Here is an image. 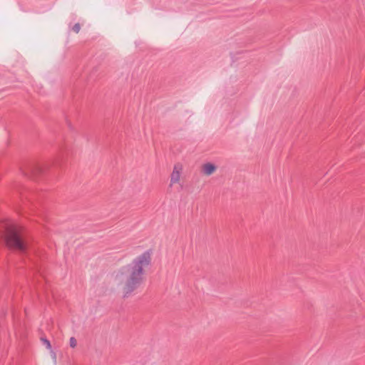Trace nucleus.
<instances>
[{
  "mask_svg": "<svg viewBox=\"0 0 365 365\" xmlns=\"http://www.w3.org/2000/svg\"><path fill=\"white\" fill-rule=\"evenodd\" d=\"M151 262L149 251L135 258L130 264L121 267L115 277V282L121 287L123 297H130L143 282L145 269Z\"/></svg>",
  "mask_w": 365,
  "mask_h": 365,
  "instance_id": "1",
  "label": "nucleus"
},
{
  "mask_svg": "<svg viewBox=\"0 0 365 365\" xmlns=\"http://www.w3.org/2000/svg\"><path fill=\"white\" fill-rule=\"evenodd\" d=\"M0 238L3 239L6 245L21 253L26 252L27 244L24 239L21 227L10 221L0 225Z\"/></svg>",
  "mask_w": 365,
  "mask_h": 365,
  "instance_id": "2",
  "label": "nucleus"
},
{
  "mask_svg": "<svg viewBox=\"0 0 365 365\" xmlns=\"http://www.w3.org/2000/svg\"><path fill=\"white\" fill-rule=\"evenodd\" d=\"M216 170V166L212 163H205L202 166V172L207 175H210Z\"/></svg>",
  "mask_w": 365,
  "mask_h": 365,
  "instance_id": "3",
  "label": "nucleus"
},
{
  "mask_svg": "<svg viewBox=\"0 0 365 365\" xmlns=\"http://www.w3.org/2000/svg\"><path fill=\"white\" fill-rule=\"evenodd\" d=\"M179 165H175L173 171L171 174L170 182L172 184L176 183L180 180V173L179 170Z\"/></svg>",
  "mask_w": 365,
  "mask_h": 365,
  "instance_id": "4",
  "label": "nucleus"
},
{
  "mask_svg": "<svg viewBox=\"0 0 365 365\" xmlns=\"http://www.w3.org/2000/svg\"><path fill=\"white\" fill-rule=\"evenodd\" d=\"M41 341L46 346V349H48V350L51 349V344L50 341L46 338L41 337Z\"/></svg>",
  "mask_w": 365,
  "mask_h": 365,
  "instance_id": "5",
  "label": "nucleus"
},
{
  "mask_svg": "<svg viewBox=\"0 0 365 365\" xmlns=\"http://www.w3.org/2000/svg\"><path fill=\"white\" fill-rule=\"evenodd\" d=\"M70 346L72 348H75L77 345V341L75 337H71L69 340Z\"/></svg>",
  "mask_w": 365,
  "mask_h": 365,
  "instance_id": "6",
  "label": "nucleus"
},
{
  "mask_svg": "<svg viewBox=\"0 0 365 365\" xmlns=\"http://www.w3.org/2000/svg\"><path fill=\"white\" fill-rule=\"evenodd\" d=\"M80 29H81V26H80V24H79L78 23L76 24L73 26V28H72V30H73L75 33H76V34H78V33L79 32Z\"/></svg>",
  "mask_w": 365,
  "mask_h": 365,
  "instance_id": "7",
  "label": "nucleus"
},
{
  "mask_svg": "<svg viewBox=\"0 0 365 365\" xmlns=\"http://www.w3.org/2000/svg\"><path fill=\"white\" fill-rule=\"evenodd\" d=\"M50 353H51V357L53 359L54 362H56V354L52 350V349L50 350Z\"/></svg>",
  "mask_w": 365,
  "mask_h": 365,
  "instance_id": "8",
  "label": "nucleus"
}]
</instances>
